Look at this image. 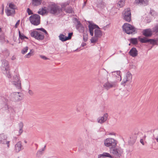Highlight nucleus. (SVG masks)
I'll list each match as a JSON object with an SVG mask.
<instances>
[{"mask_svg": "<svg viewBox=\"0 0 158 158\" xmlns=\"http://www.w3.org/2000/svg\"><path fill=\"white\" fill-rule=\"evenodd\" d=\"M122 28L123 31L128 34H135L136 31V28L133 26L128 23H125Z\"/></svg>", "mask_w": 158, "mask_h": 158, "instance_id": "nucleus-1", "label": "nucleus"}, {"mask_svg": "<svg viewBox=\"0 0 158 158\" xmlns=\"http://www.w3.org/2000/svg\"><path fill=\"white\" fill-rule=\"evenodd\" d=\"M104 145L107 147L113 148L115 147L117 145V141L114 139L112 138H108L106 139L104 141Z\"/></svg>", "mask_w": 158, "mask_h": 158, "instance_id": "nucleus-2", "label": "nucleus"}, {"mask_svg": "<svg viewBox=\"0 0 158 158\" xmlns=\"http://www.w3.org/2000/svg\"><path fill=\"white\" fill-rule=\"evenodd\" d=\"M40 17L37 14L31 15L29 18L31 23L34 25H38L40 23Z\"/></svg>", "mask_w": 158, "mask_h": 158, "instance_id": "nucleus-3", "label": "nucleus"}, {"mask_svg": "<svg viewBox=\"0 0 158 158\" xmlns=\"http://www.w3.org/2000/svg\"><path fill=\"white\" fill-rule=\"evenodd\" d=\"M31 37L39 40H42L44 38V35L43 33L40 31H34L31 33Z\"/></svg>", "mask_w": 158, "mask_h": 158, "instance_id": "nucleus-4", "label": "nucleus"}, {"mask_svg": "<svg viewBox=\"0 0 158 158\" xmlns=\"http://www.w3.org/2000/svg\"><path fill=\"white\" fill-rule=\"evenodd\" d=\"M49 11L50 13L57 15L61 11L59 6L55 4H52L50 6Z\"/></svg>", "mask_w": 158, "mask_h": 158, "instance_id": "nucleus-5", "label": "nucleus"}, {"mask_svg": "<svg viewBox=\"0 0 158 158\" xmlns=\"http://www.w3.org/2000/svg\"><path fill=\"white\" fill-rule=\"evenodd\" d=\"M11 100L14 102H19L23 99V95L20 93L14 92L11 94Z\"/></svg>", "mask_w": 158, "mask_h": 158, "instance_id": "nucleus-6", "label": "nucleus"}, {"mask_svg": "<svg viewBox=\"0 0 158 158\" xmlns=\"http://www.w3.org/2000/svg\"><path fill=\"white\" fill-rule=\"evenodd\" d=\"M123 19L126 21L130 22L131 21V14L130 9L128 8L125 9L123 13Z\"/></svg>", "mask_w": 158, "mask_h": 158, "instance_id": "nucleus-7", "label": "nucleus"}, {"mask_svg": "<svg viewBox=\"0 0 158 158\" xmlns=\"http://www.w3.org/2000/svg\"><path fill=\"white\" fill-rule=\"evenodd\" d=\"M7 136L4 134H0V143L3 144H6L8 148L10 147V141H7Z\"/></svg>", "mask_w": 158, "mask_h": 158, "instance_id": "nucleus-8", "label": "nucleus"}, {"mask_svg": "<svg viewBox=\"0 0 158 158\" xmlns=\"http://www.w3.org/2000/svg\"><path fill=\"white\" fill-rule=\"evenodd\" d=\"M111 151L112 154L117 157L120 156L123 152V149L120 147L117 148H114Z\"/></svg>", "mask_w": 158, "mask_h": 158, "instance_id": "nucleus-9", "label": "nucleus"}, {"mask_svg": "<svg viewBox=\"0 0 158 158\" xmlns=\"http://www.w3.org/2000/svg\"><path fill=\"white\" fill-rule=\"evenodd\" d=\"M116 86V83L115 82H109L107 81L103 85V88L106 90H108Z\"/></svg>", "mask_w": 158, "mask_h": 158, "instance_id": "nucleus-10", "label": "nucleus"}, {"mask_svg": "<svg viewBox=\"0 0 158 158\" xmlns=\"http://www.w3.org/2000/svg\"><path fill=\"white\" fill-rule=\"evenodd\" d=\"M108 117V115L106 113L103 114V116L97 118V121L98 123L102 124L106 122Z\"/></svg>", "mask_w": 158, "mask_h": 158, "instance_id": "nucleus-11", "label": "nucleus"}, {"mask_svg": "<svg viewBox=\"0 0 158 158\" xmlns=\"http://www.w3.org/2000/svg\"><path fill=\"white\" fill-rule=\"evenodd\" d=\"M90 35L92 36L94 35V30L96 28L100 29L98 26L94 24L90 23L88 26Z\"/></svg>", "mask_w": 158, "mask_h": 158, "instance_id": "nucleus-12", "label": "nucleus"}, {"mask_svg": "<svg viewBox=\"0 0 158 158\" xmlns=\"http://www.w3.org/2000/svg\"><path fill=\"white\" fill-rule=\"evenodd\" d=\"M9 63L6 60H2V65L1 68L3 70H6L9 69Z\"/></svg>", "mask_w": 158, "mask_h": 158, "instance_id": "nucleus-13", "label": "nucleus"}, {"mask_svg": "<svg viewBox=\"0 0 158 158\" xmlns=\"http://www.w3.org/2000/svg\"><path fill=\"white\" fill-rule=\"evenodd\" d=\"M23 149L21 142H19L17 143L15 146V150L16 152H19Z\"/></svg>", "mask_w": 158, "mask_h": 158, "instance_id": "nucleus-14", "label": "nucleus"}, {"mask_svg": "<svg viewBox=\"0 0 158 158\" xmlns=\"http://www.w3.org/2000/svg\"><path fill=\"white\" fill-rule=\"evenodd\" d=\"M76 28L80 32L83 33L84 32V27L83 26V25L80 23V21H77V24L76 26Z\"/></svg>", "mask_w": 158, "mask_h": 158, "instance_id": "nucleus-15", "label": "nucleus"}, {"mask_svg": "<svg viewBox=\"0 0 158 158\" xmlns=\"http://www.w3.org/2000/svg\"><path fill=\"white\" fill-rule=\"evenodd\" d=\"M152 31L150 29H145L143 32V34L146 37L150 36L152 35Z\"/></svg>", "mask_w": 158, "mask_h": 158, "instance_id": "nucleus-16", "label": "nucleus"}, {"mask_svg": "<svg viewBox=\"0 0 158 158\" xmlns=\"http://www.w3.org/2000/svg\"><path fill=\"white\" fill-rule=\"evenodd\" d=\"M100 29H96L94 30V36L98 38H100L102 35V33Z\"/></svg>", "mask_w": 158, "mask_h": 158, "instance_id": "nucleus-17", "label": "nucleus"}, {"mask_svg": "<svg viewBox=\"0 0 158 158\" xmlns=\"http://www.w3.org/2000/svg\"><path fill=\"white\" fill-rule=\"evenodd\" d=\"M129 53L131 56L132 57L136 56L138 54V51L136 48H133L130 50Z\"/></svg>", "mask_w": 158, "mask_h": 158, "instance_id": "nucleus-18", "label": "nucleus"}, {"mask_svg": "<svg viewBox=\"0 0 158 158\" xmlns=\"http://www.w3.org/2000/svg\"><path fill=\"white\" fill-rule=\"evenodd\" d=\"M113 76L117 78V80L120 81L121 80L120 72L119 71H117L112 72Z\"/></svg>", "mask_w": 158, "mask_h": 158, "instance_id": "nucleus-19", "label": "nucleus"}, {"mask_svg": "<svg viewBox=\"0 0 158 158\" xmlns=\"http://www.w3.org/2000/svg\"><path fill=\"white\" fill-rule=\"evenodd\" d=\"M12 83L17 89H21V81H13Z\"/></svg>", "mask_w": 158, "mask_h": 158, "instance_id": "nucleus-20", "label": "nucleus"}, {"mask_svg": "<svg viewBox=\"0 0 158 158\" xmlns=\"http://www.w3.org/2000/svg\"><path fill=\"white\" fill-rule=\"evenodd\" d=\"M101 157H107L110 158H112V156L109 153L107 152H103L102 154H99L98 156V158H100Z\"/></svg>", "mask_w": 158, "mask_h": 158, "instance_id": "nucleus-21", "label": "nucleus"}, {"mask_svg": "<svg viewBox=\"0 0 158 158\" xmlns=\"http://www.w3.org/2000/svg\"><path fill=\"white\" fill-rule=\"evenodd\" d=\"M12 9H9V8H7V9L6 10L5 12L8 16L12 15L15 14V10H14V11H13Z\"/></svg>", "mask_w": 158, "mask_h": 158, "instance_id": "nucleus-22", "label": "nucleus"}, {"mask_svg": "<svg viewBox=\"0 0 158 158\" xmlns=\"http://www.w3.org/2000/svg\"><path fill=\"white\" fill-rule=\"evenodd\" d=\"M48 13L46 7L43 8L41 9H40L38 12V13L41 15H43L45 14H46Z\"/></svg>", "mask_w": 158, "mask_h": 158, "instance_id": "nucleus-23", "label": "nucleus"}, {"mask_svg": "<svg viewBox=\"0 0 158 158\" xmlns=\"http://www.w3.org/2000/svg\"><path fill=\"white\" fill-rule=\"evenodd\" d=\"M97 6L99 8L103 9L106 7V5L104 2L102 1H100L98 2Z\"/></svg>", "mask_w": 158, "mask_h": 158, "instance_id": "nucleus-24", "label": "nucleus"}, {"mask_svg": "<svg viewBox=\"0 0 158 158\" xmlns=\"http://www.w3.org/2000/svg\"><path fill=\"white\" fill-rule=\"evenodd\" d=\"M3 55L5 58H7L10 55V52L7 49H5L3 51Z\"/></svg>", "mask_w": 158, "mask_h": 158, "instance_id": "nucleus-25", "label": "nucleus"}, {"mask_svg": "<svg viewBox=\"0 0 158 158\" xmlns=\"http://www.w3.org/2000/svg\"><path fill=\"white\" fill-rule=\"evenodd\" d=\"M3 73L5 74L7 77L8 78H10L11 77V75L10 73L9 69L6 70H2Z\"/></svg>", "mask_w": 158, "mask_h": 158, "instance_id": "nucleus-26", "label": "nucleus"}, {"mask_svg": "<svg viewBox=\"0 0 158 158\" xmlns=\"http://www.w3.org/2000/svg\"><path fill=\"white\" fill-rule=\"evenodd\" d=\"M32 4L35 6L40 5L41 3V0H32Z\"/></svg>", "mask_w": 158, "mask_h": 158, "instance_id": "nucleus-27", "label": "nucleus"}, {"mask_svg": "<svg viewBox=\"0 0 158 158\" xmlns=\"http://www.w3.org/2000/svg\"><path fill=\"white\" fill-rule=\"evenodd\" d=\"M140 41L142 43H146L148 42V39H147L146 37H143V38H140L139 37L138 38Z\"/></svg>", "mask_w": 158, "mask_h": 158, "instance_id": "nucleus-28", "label": "nucleus"}, {"mask_svg": "<svg viewBox=\"0 0 158 158\" xmlns=\"http://www.w3.org/2000/svg\"><path fill=\"white\" fill-rule=\"evenodd\" d=\"M33 49L31 50L30 52L28 54L25 55V57L27 58H30L31 56L33 55Z\"/></svg>", "mask_w": 158, "mask_h": 158, "instance_id": "nucleus-29", "label": "nucleus"}, {"mask_svg": "<svg viewBox=\"0 0 158 158\" xmlns=\"http://www.w3.org/2000/svg\"><path fill=\"white\" fill-rule=\"evenodd\" d=\"M59 37V39L62 41H65L67 40L66 36L62 34H60Z\"/></svg>", "mask_w": 158, "mask_h": 158, "instance_id": "nucleus-30", "label": "nucleus"}, {"mask_svg": "<svg viewBox=\"0 0 158 158\" xmlns=\"http://www.w3.org/2000/svg\"><path fill=\"white\" fill-rule=\"evenodd\" d=\"M126 0H119L118 3V5L120 7L123 6L125 4Z\"/></svg>", "mask_w": 158, "mask_h": 158, "instance_id": "nucleus-31", "label": "nucleus"}, {"mask_svg": "<svg viewBox=\"0 0 158 158\" xmlns=\"http://www.w3.org/2000/svg\"><path fill=\"white\" fill-rule=\"evenodd\" d=\"M83 38L84 42H86L87 41L88 35L86 32H84L83 33Z\"/></svg>", "mask_w": 158, "mask_h": 158, "instance_id": "nucleus-32", "label": "nucleus"}, {"mask_svg": "<svg viewBox=\"0 0 158 158\" xmlns=\"http://www.w3.org/2000/svg\"><path fill=\"white\" fill-rule=\"evenodd\" d=\"M8 8H9V9H12V11L13 10V11H14V10H15L16 8V6H15L14 4L10 3L9 5V7H8Z\"/></svg>", "mask_w": 158, "mask_h": 158, "instance_id": "nucleus-33", "label": "nucleus"}, {"mask_svg": "<svg viewBox=\"0 0 158 158\" xmlns=\"http://www.w3.org/2000/svg\"><path fill=\"white\" fill-rule=\"evenodd\" d=\"M29 48L27 46L21 50V53L23 54H26Z\"/></svg>", "mask_w": 158, "mask_h": 158, "instance_id": "nucleus-34", "label": "nucleus"}, {"mask_svg": "<svg viewBox=\"0 0 158 158\" xmlns=\"http://www.w3.org/2000/svg\"><path fill=\"white\" fill-rule=\"evenodd\" d=\"M129 81H130L131 79L132 75L129 72H128L126 74V76L125 77Z\"/></svg>", "mask_w": 158, "mask_h": 158, "instance_id": "nucleus-35", "label": "nucleus"}, {"mask_svg": "<svg viewBox=\"0 0 158 158\" xmlns=\"http://www.w3.org/2000/svg\"><path fill=\"white\" fill-rule=\"evenodd\" d=\"M98 38L94 36V37H92L90 40V41L91 43H94L97 42L98 40Z\"/></svg>", "mask_w": 158, "mask_h": 158, "instance_id": "nucleus-36", "label": "nucleus"}, {"mask_svg": "<svg viewBox=\"0 0 158 158\" xmlns=\"http://www.w3.org/2000/svg\"><path fill=\"white\" fill-rule=\"evenodd\" d=\"M19 38L21 40H24L25 39H27V37L25 36L23 34H21L19 31Z\"/></svg>", "mask_w": 158, "mask_h": 158, "instance_id": "nucleus-37", "label": "nucleus"}, {"mask_svg": "<svg viewBox=\"0 0 158 158\" xmlns=\"http://www.w3.org/2000/svg\"><path fill=\"white\" fill-rule=\"evenodd\" d=\"M14 81H20V78L19 75L16 74L14 76Z\"/></svg>", "mask_w": 158, "mask_h": 158, "instance_id": "nucleus-38", "label": "nucleus"}, {"mask_svg": "<svg viewBox=\"0 0 158 158\" xmlns=\"http://www.w3.org/2000/svg\"><path fill=\"white\" fill-rule=\"evenodd\" d=\"M131 42L133 44H136L137 43V40L136 38H131L130 40Z\"/></svg>", "mask_w": 158, "mask_h": 158, "instance_id": "nucleus-39", "label": "nucleus"}, {"mask_svg": "<svg viewBox=\"0 0 158 158\" xmlns=\"http://www.w3.org/2000/svg\"><path fill=\"white\" fill-rule=\"evenodd\" d=\"M69 3V1H67L66 2L62 3L61 5L62 8H63L67 6L68 5Z\"/></svg>", "mask_w": 158, "mask_h": 158, "instance_id": "nucleus-40", "label": "nucleus"}, {"mask_svg": "<svg viewBox=\"0 0 158 158\" xmlns=\"http://www.w3.org/2000/svg\"><path fill=\"white\" fill-rule=\"evenodd\" d=\"M152 31L156 33L158 32V25H156L153 28Z\"/></svg>", "mask_w": 158, "mask_h": 158, "instance_id": "nucleus-41", "label": "nucleus"}, {"mask_svg": "<svg viewBox=\"0 0 158 158\" xmlns=\"http://www.w3.org/2000/svg\"><path fill=\"white\" fill-rule=\"evenodd\" d=\"M148 42H150L151 44L154 45L156 43V41L154 39H148Z\"/></svg>", "mask_w": 158, "mask_h": 158, "instance_id": "nucleus-42", "label": "nucleus"}, {"mask_svg": "<svg viewBox=\"0 0 158 158\" xmlns=\"http://www.w3.org/2000/svg\"><path fill=\"white\" fill-rule=\"evenodd\" d=\"M20 126H21V128H20L19 130V135H21V134L22 133L23 131V130H22V127L23 126V123H20Z\"/></svg>", "mask_w": 158, "mask_h": 158, "instance_id": "nucleus-43", "label": "nucleus"}, {"mask_svg": "<svg viewBox=\"0 0 158 158\" xmlns=\"http://www.w3.org/2000/svg\"><path fill=\"white\" fill-rule=\"evenodd\" d=\"M73 10L72 8H69L66 10V12L67 13H72Z\"/></svg>", "mask_w": 158, "mask_h": 158, "instance_id": "nucleus-44", "label": "nucleus"}, {"mask_svg": "<svg viewBox=\"0 0 158 158\" xmlns=\"http://www.w3.org/2000/svg\"><path fill=\"white\" fill-rule=\"evenodd\" d=\"M37 30H40L41 31L44 32L45 33V34L48 35V33H47V31L44 29V28H37Z\"/></svg>", "mask_w": 158, "mask_h": 158, "instance_id": "nucleus-45", "label": "nucleus"}, {"mask_svg": "<svg viewBox=\"0 0 158 158\" xmlns=\"http://www.w3.org/2000/svg\"><path fill=\"white\" fill-rule=\"evenodd\" d=\"M73 35L72 33H69L68 37H66L67 39V40L70 39L71 38V36Z\"/></svg>", "mask_w": 158, "mask_h": 158, "instance_id": "nucleus-46", "label": "nucleus"}, {"mask_svg": "<svg viewBox=\"0 0 158 158\" xmlns=\"http://www.w3.org/2000/svg\"><path fill=\"white\" fill-rule=\"evenodd\" d=\"M27 11L29 15H31L33 14L32 11L29 8L27 9Z\"/></svg>", "mask_w": 158, "mask_h": 158, "instance_id": "nucleus-47", "label": "nucleus"}, {"mask_svg": "<svg viewBox=\"0 0 158 158\" xmlns=\"http://www.w3.org/2000/svg\"><path fill=\"white\" fill-rule=\"evenodd\" d=\"M127 81H129L125 77L123 79V83L125 84L126 83Z\"/></svg>", "mask_w": 158, "mask_h": 158, "instance_id": "nucleus-48", "label": "nucleus"}, {"mask_svg": "<svg viewBox=\"0 0 158 158\" xmlns=\"http://www.w3.org/2000/svg\"><path fill=\"white\" fill-rule=\"evenodd\" d=\"M109 27V25H107L106 26L103 27L102 28V29H103L104 30H106V29L108 28Z\"/></svg>", "mask_w": 158, "mask_h": 158, "instance_id": "nucleus-49", "label": "nucleus"}, {"mask_svg": "<svg viewBox=\"0 0 158 158\" xmlns=\"http://www.w3.org/2000/svg\"><path fill=\"white\" fill-rule=\"evenodd\" d=\"M40 57L44 60H47L48 58L45 56L43 55H40Z\"/></svg>", "mask_w": 158, "mask_h": 158, "instance_id": "nucleus-50", "label": "nucleus"}, {"mask_svg": "<svg viewBox=\"0 0 158 158\" xmlns=\"http://www.w3.org/2000/svg\"><path fill=\"white\" fill-rule=\"evenodd\" d=\"M19 23H20V20H18L15 25V27L16 28H17V27L18 26L19 24Z\"/></svg>", "mask_w": 158, "mask_h": 158, "instance_id": "nucleus-51", "label": "nucleus"}, {"mask_svg": "<svg viewBox=\"0 0 158 158\" xmlns=\"http://www.w3.org/2000/svg\"><path fill=\"white\" fill-rule=\"evenodd\" d=\"M16 56H13L11 58V60H14L16 59Z\"/></svg>", "mask_w": 158, "mask_h": 158, "instance_id": "nucleus-52", "label": "nucleus"}, {"mask_svg": "<svg viewBox=\"0 0 158 158\" xmlns=\"http://www.w3.org/2000/svg\"><path fill=\"white\" fill-rule=\"evenodd\" d=\"M28 93L30 95H32L33 94V92L31 90H29L28 91Z\"/></svg>", "mask_w": 158, "mask_h": 158, "instance_id": "nucleus-53", "label": "nucleus"}, {"mask_svg": "<svg viewBox=\"0 0 158 158\" xmlns=\"http://www.w3.org/2000/svg\"><path fill=\"white\" fill-rule=\"evenodd\" d=\"M140 143L143 144V145H144V144L143 142V139H141L140 140Z\"/></svg>", "mask_w": 158, "mask_h": 158, "instance_id": "nucleus-54", "label": "nucleus"}, {"mask_svg": "<svg viewBox=\"0 0 158 158\" xmlns=\"http://www.w3.org/2000/svg\"><path fill=\"white\" fill-rule=\"evenodd\" d=\"M45 147H46V146H45L42 148V150L41 151H40V152H42V151H44L45 149Z\"/></svg>", "mask_w": 158, "mask_h": 158, "instance_id": "nucleus-55", "label": "nucleus"}, {"mask_svg": "<svg viewBox=\"0 0 158 158\" xmlns=\"http://www.w3.org/2000/svg\"><path fill=\"white\" fill-rule=\"evenodd\" d=\"M86 45V44L84 43H83L81 44V46L82 47H84Z\"/></svg>", "mask_w": 158, "mask_h": 158, "instance_id": "nucleus-56", "label": "nucleus"}, {"mask_svg": "<svg viewBox=\"0 0 158 158\" xmlns=\"http://www.w3.org/2000/svg\"><path fill=\"white\" fill-rule=\"evenodd\" d=\"M3 11H4V6H2V12H1V14H3Z\"/></svg>", "mask_w": 158, "mask_h": 158, "instance_id": "nucleus-57", "label": "nucleus"}, {"mask_svg": "<svg viewBox=\"0 0 158 158\" xmlns=\"http://www.w3.org/2000/svg\"><path fill=\"white\" fill-rule=\"evenodd\" d=\"M86 3V2H84V4H83V7H84Z\"/></svg>", "mask_w": 158, "mask_h": 158, "instance_id": "nucleus-58", "label": "nucleus"}, {"mask_svg": "<svg viewBox=\"0 0 158 158\" xmlns=\"http://www.w3.org/2000/svg\"><path fill=\"white\" fill-rule=\"evenodd\" d=\"M109 135H114V133H110L109 134Z\"/></svg>", "mask_w": 158, "mask_h": 158, "instance_id": "nucleus-59", "label": "nucleus"}, {"mask_svg": "<svg viewBox=\"0 0 158 158\" xmlns=\"http://www.w3.org/2000/svg\"><path fill=\"white\" fill-rule=\"evenodd\" d=\"M155 139H156L157 142H158V137L156 138Z\"/></svg>", "mask_w": 158, "mask_h": 158, "instance_id": "nucleus-60", "label": "nucleus"}, {"mask_svg": "<svg viewBox=\"0 0 158 158\" xmlns=\"http://www.w3.org/2000/svg\"><path fill=\"white\" fill-rule=\"evenodd\" d=\"M6 106H7V109H8V106L7 105H6Z\"/></svg>", "mask_w": 158, "mask_h": 158, "instance_id": "nucleus-61", "label": "nucleus"}, {"mask_svg": "<svg viewBox=\"0 0 158 158\" xmlns=\"http://www.w3.org/2000/svg\"><path fill=\"white\" fill-rule=\"evenodd\" d=\"M1 31V29L0 28V32Z\"/></svg>", "mask_w": 158, "mask_h": 158, "instance_id": "nucleus-62", "label": "nucleus"}, {"mask_svg": "<svg viewBox=\"0 0 158 158\" xmlns=\"http://www.w3.org/2000/svg\"><path fill=\"white\" fill-rule=\"evenodd\" d=\"M24 142L25 143H27V141H25V140L24 141Z\"/></svg>", "mask_w": 158, "mask_h": 158, "instance_id": "nucleus-63", "label": "nucleus"}]
</instances>
